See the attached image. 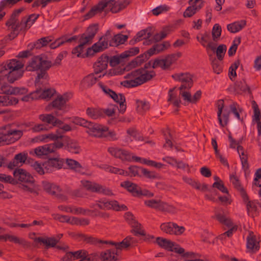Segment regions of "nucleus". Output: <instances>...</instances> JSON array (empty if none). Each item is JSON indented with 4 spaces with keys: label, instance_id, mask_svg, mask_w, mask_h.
I'll return each instance as SVG.
<instances>
[{
    "label": "nucleus",
    "instance_id": "21",
    "mask_svg": "<svg viewBox=\"0 0 261 261\" xmlns=\"http://www.w3.org/2000/svg\"><path fill=\"white\" fill-rule=\"evenodd\" d=\"M13 174L15 179L20 182L28 184L34 182V177L29 172L23 169L17 168L13 171Z\"/></svg>",
    "mask_w": 261,
    "mask_h": 261
},
{
    "label": "nucleus",
    "instance_id": "13",
    "mask_svg": "<svg viewBox=\"0 0 261 261\" xmlns=\"http://www.w3.org/2000/svg\"><path fill=\"white\" fill-rule=\"evenodd\" d=\"M145 204L147 206L155 208L157 210L168 213L175 212V207L160 200L151 199L145 201Z\"/></svg>",
    "mask_w": 261,
    "mask_h": 261
},
{
    "label": "nucleus",
    "instance_id": "23",
    "mask_svg": "<svg viewBox=\"0 0 261 261\" xmlns=\"http://www.w3.org/2000/svg\"><path fill=\"white\" fill-rule=\"evenodd\" d=\"M65 138V149L73 154H79L82 149L77 141L66 136Z\"/></svg>",
    "mask_w": 261,
    "mask_h": 261
},
{
    "label": "nucleus",
    "instance_id": "22",
    "mask_svg": "<svg viewBox=\"0 0 261 261\" xmlns=\"http://www.w3.org/2000/svg\"><path fill=\"white\" fill-rule=\"evenodd\" d=\"M25 88L13 87L7 84H3L0 87V94L7 95H22L27 93Z\"/></svg>",
    "mask_w": 261,
    "mask_h": 261
},
{
    "label": "nucleus",
    "instance_id": "62",
    "mask_svg": "<svg viewBox=\"0 0 261 261\" xmlns=\"http://www.w3.org/2000/svg\"><path fill=\"white\" fill-rule=\"evenodd\" d=\"M241 43V39L240 38H235L233 41V43L228 51V54L229 56H233L236 52L238 45Z\"/></svg>",
    "mask_w": 261,
    "mask_h": 261
},
{
    "label": "nucleus",
    "instance_id": "20",
    "mask_svg": "<svg viewBox=\"0 0 261 261\" xmlns=\"http://www.w3.org/2000/svg\"><path fill=\"white\" fill-rule=\"evenodd\" d=\"M161 230L170 234L180 235L185 230L183 226H179L172 222L164 223L161 225Z\"/></svg>",
    "mask_w": 261,
    "mask_h": 261
},
{
    "label": "nucleus",
    "instance_id": "63",
    "mask_svg": "<svg viewBox=\"0 0 261 261\" xmlns=\"http://www.w3.org/2000/svg\"><path fill=\"white\" fill-rule=\"evenodd\" d=\"M65 162L69 168L74 170H79L81 168L80 164L75 160L70 159H66Z\"/></svg>",
    "mask_w": 261,
    "mask_h": 261
},
{
    "label": "nucleus",
    "instance_id": "64",
    "mask_svg": "<svg viewBox=\"0 0 261 261\" xmlns=\"http://www.w3.org/2000/svg\"><path fill=\"white\" fill-rule=\"evenodd\" d=\"M198 41L203 46H206V44L208 43L210 39V35L207 33L201 34L200 36L197 37Z\"/></svg>",
    "mask_w": 261,
    "mask_h": 261
},
{
    "label": "nucleus",
    "instance_id": "53",
    "mask_svg": "<svg viewBox=\"0 0 261 261\" xmlns=\"http://www.w3.org/2000/svg\"><path fill=\"white\" fill-rule=\"evenodd\" d=\"M84 49L85 47L80 45H79L73 48L72 50V54L75 57L83 58L93 56L92 55H88L87 50L85 54H84L83 52Z\"/></svg>",
    "mask_w": 261,
    "mask_h": 261
},
{
    "label": "nucleus",
    "instance_id": "10",
    "mask_svg": "<svg viewBox=\"0 0 261 261\" xmlns=\"http://www.w3.org/2000/svg\"><path fill=\"white\" fill-rule=\"evenodd\" d=\"M181 56V53L178 52L175 54L169 55L165 58L156 59L154 61L152 64V67L153 68L161 67L163 69H168Z\"/></svg>",
    "mask_w": 261,
    "mask_h": 261
},
{
    "label": "nucleus",
    "instance_id": "54",
    "mask_svg": "<svg viewBox=\"0 0 261 261\" xmlns=\"http://www.w3.org/2000/svg\"><path fill=\"white\" fill-rule=\"evenodd\" d=\"M137 110L138 113L142 114L148 111L150 108V105L148 102L145 100H138L136 101Z\"/></svg>",
    "mask_w": 261,
    "mask_h": 261
},
{
    "label": "nucleus",
    "instance_id": "3",
    "mask_svg": "<svg viewBox=\"0 0 261 261\" xmlns=\"http://www.w3.org/2000/svg\"><path fill=\"white\" fill-rule=\"evenodd\" d=\"M23 10V8H20L15 10L10 19L6 23L8 29L13 32L12 33L13 37L17 36L19 31L29 29L39 16V14H32L28 18H23L21 22L19 23L17 22V18Z\"/></svg>",
    "mask_w": 261,
    "mask_h": 261
},
{
    "label": "nucleus",
    "instance_id": "12",
    "mask_svg": "<svg viewBox=\"0 0 261 261\" xmlns=\"http://www.w3.org/2000/svg\"><path fill=\"white\" fill-rule=\"evenodd\" d=\"M109 153L114 157L120 159L122 161L131 162L134 161L135 155L125 149L116 146H111L108 148Z\"/></svg>",
    "mask_w": 261,
    "mask_h": 261
},
{
    "label": "nucleus",
    "instance_id": "33",
    "mask_svg": "<svg viewBox=\"0 0 261 261\" xmlns=\"http://www.w3.org/2000/svg\"><path fill=\"white\" fill-rule=\"evenodd\" d=\"M230 180L234 187L239 191L244 201L247 200L248 196L243 188L242 187L238 178L235 175H230Z\"/></svg>",
    "mask_w": 261,
    "mask_h": 261
},
{
    "label": "nucleus",
    "instance_id": "40",
    "mask_svg": "<svg viewBox=\"0 0 261 261\" xmlns=\"http://www.w3.org/2000/svg\"><path fill=\"white\" fill-rule=\"evenodd\" d=\"M246 21L242 20L229 24L227 26V30L232 33H236L241 31L246 25Z\"/></svg>",
    "mask_w": 261,
    "mask_h": 261
},
{
    "label": "nucleus",
    "instance_id": "17",
    "mask_svg": "<svg viewBox=\"0 0 261 261\" xmlns=\"http://www.w3.org/2000/svg\"><path fill=\"white\" fill-rule=\"evenodd\" d=\"M107 127L97 123L90 122L86 132L91 136L103 138L107 133Z\"/></svg>",
    "mask_w": 261,
    "mask_h": 261
},
{
    "label": "nucleus",
    "instance_id": "60",
    "mask_svg": "<svg viewBox=\"0 0 261 261\" xmlns=\"http://www.w3.org/2000/svg\"><path fill=\"white\" fill-rule=\"evenodd\" d=\"M131 225L133 228L132 231L135 235H145L144 231L141 228L140 224L138 223L137 221H134V223H132Z\"/></svg>",
    "mask_w": 261,
    "mask_h": 261
},
{
    "label": "nucleus",
    "instance_id": "55",
    "mask_svg": "<svg viewBox=\"0 0 261 261\" xmlns=\"http://www.w3.org/2000/svg\"><path fill=\"white\" fill-rule=\"evenodd\" d=\"M50 37H43L38 40L34 44V47L36 48H40L42 47L46 46L51 41Z\"/></svg>",
    "mask_w": 261,
    "mask_h": 261
},
{
    "label": "nucleus",
    "instance_id": "1",
    "mask_svg": "<svg viewBox=\"0 0 261 261\" xmlns=\"http://www.w3.org/2000/svg\"><path fill=\"white\" fill-rule=\"evenodd\" d=\"M52 66L51 62L43 56H36L28 62L26 69L30 71L40 70L35 79V86L40 87L43 82L48 81L49 76L46 71Z\"/></svg>",
    "mask_w": 261,
    "mask_h": 261
},
{
    "label": "nucleus",
    "instance_id": "7",
    "mask_svg": "<svg viewBox=\"0 0 261 261\" xmlns=\"http://www.w3.org/2000/svg\"><path fill=\"white\" fill-rule=\"evenodd\" d=\"M111 32L110 30H108L97 42L87 48V55L94 56L96 53L103 51L109 46H113V42L111 41Z\"/></svg>",
    "mask_w": 261,
    "mask_h": 261
},
{
    "label": "nucleus",
    "instance_id": "32",
    "mask_svg": "<svg viewBox=\"0 0 261 261\" xmlns=\"http://www.w3.org/2000/svg\"><path fill=\"white\" fill-rule=\"evenodd\" d=\"M63 138V136H60L59 134H55L54 133H50L39 135L36 138V139L37 141L47 142L50 141H57L59 139H62Z\"/></svg>",
    "mask_w": 261,
    "mask_h": 261
},
{
    "label": "nucleus",
    "instance_id": "6",
    "mask_svg": "<svg viewBox=\"0 0 261 261\" xmlns=\"http://www.w3.org/2000/svg\"><path fill=\"white\" fill-rule=\"evenodd\" d=\"M154 75V72L153 71H149L144 69H139L127 74L125 77L127 79V86L134 87L150 80Z\"/></svg>",
    "mask_w": 261,
    "mask_h": 261
},
{
    "label": "nucleus",
    "instance_id": "36",
    "mask_svg": "<svg viewBox=\"0 0 261 261\" xmlns=\"http://www.w3.org/2000/svg\"><path fill=\"white\" fill-rule=\"evenodd\" d=\"M43 189L48 194L56 195L60 192V187L57 185L46 181L42 182Z\"/></svg>",
    "mask_w": 261,
    "mask_h": 261
},
{
    "label": "nucleus",
    "instance_id": "50",
    "mask_svg": "<svg viewBox=\"0 0 261 261\" xmlns=\"http://www.w3.org/2000/svg\"><path fill=\"white\" fill-rule=\"evenodd\" d=\"M172 32L171 28L170 27H164L162 30L159 33H156L153 36V40L155 42L160 41L164 39L166 36Z\"/></svg>",
    "mask_w": 261,
    "mask_h": 261
},
{
    "label": "nucleus",
    "instance_id": "37",
    "mask_svg": "<svg viewBox=\"0 0 261 261\" xmlns=\"http://www.w3.org/2000/svg\"><path fill=\"white\" fill-rule=\"evenodd\" d=\"M134 158V161L136 162H139L149 166L153 167L157 169H161L164 166V165L161 163L156 162L154 161L150 160L145 158H142L136 156H135V157Z\"/></svg>",
    "mask_w": 261,
    "mask_h": 261
},
{
    "label": "nucleus",
    "instance_id": "26",
    "mask_svg": "<svg viewBox=\"0 0 261 261\" xmlns=\"http://www.w3.org/2000/svg\"><path fill=\"white\" fill-rule=\"evenodd\" d=\"M99 85L102 92L106 95L112 98L115 102L117 103L125 102V98L123 94H116L114 91L102 84H99Z\"/></svg>",
    "mask_w": 261,
    "mask_h": 261
},
{
    "label": "nucleus",
    "instance_id": "45",
    "mask_svg": "<svg viewBox=\"0 0 261 261\" xmlns=\"http://www.w3.org/2000/svg\"><path fill=\"white\" fill-rule=\"evenodd\" d=\"M183 180L189 185L192 186L193 188L202 191H204L207 190V186L206 185H201L199 182L195 181L192 178H189L186 176L183 177Z\"/></svg>",
    "mask_w": 261,
    "mask_h": 261
},
{
    "label": "nucleus",
    "instance_id": "38",
    "mask_svg": "<svg viewBox=\"0 0 261 261\" xmlns=\"http://www.w3.org/2000/svg\"><path fill=\"white\" fill-rule=\"evenodd\" d=\"M97 81V77L93 74L85 76L81 82V87L83 89H87L94 85Z\"/></svg>",
    "mask_w": 261,
    "mask_h": 261
},
{
    "label": "nucleus",
    "instance_id": "41",
    "mask_svg": "<svg viewBox=\"0 0 261 261\" xmlns=\"http://www.w3.org/2000/svg\"><path fill=\"white\" fill-rule=\"evenodd\" d=\"M246 202V207L249 216L254 217L258 212V204L255 201H244Z\"/></svg>",
    "mask_w": 261,
    "mask_h": 261
},
{
    "label": "nucleus",
    "instance_id": "31",
    "mask_svg": "<svg viewBox=\"0 0 261 261\" xmlns=\"http://www.w3.org/2000/svg\"><path fill=\"white\" fill-rule=\"evenodd\" d=\"M120 185L122 187L131 193L134 196H139V194L141 193V188L137 184L130 181H123L121 183Z\"/></svg>",
    "mask_w": 261,
    "mask_h": 261
},
{
    "label": "nucleus",
    "instance_id": "29",
    "mask_svg": "<svg viewBox=\"0 0 261 261\" xmlns=\"http://www.w3.org/2000/svg\"><path fill=\"white\" fill-rule=\"evenodd\" d=\"M79 238L81 241H84L87 243L99 245V246H101L104 244L112 243L110 241L101 240L92 236H88L84 234H79Z\"/></svg>",
    "mask_w": 261,
    "mask_h": 261
},
{
    "label": "nucleus",
    "instance_id": "51",
    "mask_svg": "<svg viewBox=\"0 0 261 261\" xmlns=\"http://www.w3.org/2000/svg\"><path fill=\"white\" fill-rule=\"evenodd\" d=\"M172 32L171 28L170 27H164L162 30L159 33H156L153 36V40L155 42L160 41L164 39L166 36Z\"/></svg>",
    "mask_w": 261,
    "mask_h": 261
},
{
    "label": "nucleus",
    "instance_id": "18",
    "mask_svg": "<svg viewBox=\"0 0 261 261\" xmlns=\"http://www.w3.org/2000/svg\"><path fill=\"white\" fill-rule=\"evenodd\" d=\"M217 106L218 107V118L219 124L222 127L226 125L229 121V116L230 111L226 109H224V104L223 100H219L217 101Z\"/></svg>",
    "mask_w": 261,
    "mask_h": 261
},
{
    "label": "nucleus",
    "instance_id": "9",
    "mask_svg": "<svg viewBox=\"0 0 261 261\" xmlns=\"http://www.w3.org/2000/svg\"><path fill=\"white\" fill-rule=\"evenodd\" d=\"M170 46V44L168 41L164 42L161 44H156L148 49L144 55L138 57L135 60V62L137 63H141L148 59L150 56L159 54L167 49Z\"/></svg>",
    "mask_w": 261,
    "mask_h": 261
},
{
    "label": "nucleus",
    "instance_id": "2",
    "mask_svg": "<svg viewBox=\"0 0 261 261\" xmlns=\"http://www.w3.org/2000/svg\"><path fill=\"white\" fill-rule=\"evenodd\" d=\"M172 77L177 81L181 82L179 88V95L181 96L185 103H195L200 98L201 92L199 90L192 96L189 92L193 86L192 76L188 73H176L172 75Z\"/></svg>",
    "mask_w": 261,
    "mask_h": 261
},
{
    "label": "nucleus",
    "instance_id": "24",
    "mask_svg": "<svg viewBox=\"0 0 261 261\" xmlns=\"http://www.w3.org/2000/svg\"><path fill=\"white\" fill-rule=\"evenodd\" d=\"M72 95L70 93H66L63 95L58 96L51 103L53 107L59 110L65 112L66 108V102L71 97Z\"/></svg>",
    "mask_w": 261,
    "mask_h": 261
},
{
    "label": "nucleus",
    "instance_id": "52",
    "mask_svg": "<svg viewBox=\"0 0 261 261\" xmlns=\"http://www.w3.org/2000/svg\"><path fill=\"white\" fill-rule=\"evenodd\" d=\"M168 101L172 103L174 106L178 107L180 103V100L177 96V94L174 92L173 89H170L168 92Z\"/></svg>",
    "mask_w": 261,
    "mask_h": 261
},
{
    "label": "nucleus",
    "instance_id": "58",
    "mask_svg": "<svg viewBox=\"0 0 261 261\" xmlns=\"http://www.w3.org/2000/svg\"><path fill=\"white\" fill-rule=\"evenodd\" d=\"M1 238L4 239L5 241L9 240V241L16 244H23L24 242L23 240L20 239L16 236L10 234L2 236H1Z\"/></svg>",
    "mask_w": 261,
    "mask_h": 261
},
{
    "label": "nucleus",
    "instance_id": "59",
    "mask_svg": "<svg viewBox=\"0 0 261 261\" xmlns=\"http://www.w3.org/2000/svg\"><path fill=\"white\" fill-rule=\"evenodd\" d=\"M105 170L109 172L110 173L117 174L119 175H126L127 173L125 172V171L123 170V169H119L118 168H116L114 167L106 165L105 167Z\"/></svg>",
    "mask_w": 261,
    "mask_h": 261
},
{
    "label": "nucleus",
    "instance_id": "8",
    "mask_svg": "<svg viewBox=\"0 0 261 261\" xmlns=\"http://www.w3.org/2000/svg\"><path fill=\"white\" fill-rule=\"evenodd\" d=\"M47 82L46 83L43 82L39 87H36V90L34 92L31 93L29 95L23 96L22 98V100L28 101L30 100L37 99L38 98H50L54 94L55 90L54 89H47L44 90L42 89V87L45 85Z\"/></svg>",
    "mask_w": 261,
    "mask_h": 261
},
{
    "label": "nucleus",
    "instance_id": "19",
    "mask_svg": "<svg viewBox=\"0 0 261 261\" xmlns=\"http://www.w3.org/2000/svg\"><path fill=\"white\" fill-rule=\"evenodd\" d=\"M81 183L83 187L90 191L102 193L107 195H112V192L110 189L99 184L92 183L88 180H82Z\"/></svg>",
    "mask_w": 261,
    "mask_h": 261
},
{
    "label": "nucleus",
    "instance_id": "42",
    "mask_svg": "<svg viewBox=\"0 0 261 261\" xmlns=\"http://www.w3.org/2000/svg\"><path fill=\"white\" fill-rule=\"evenodd\" d=\"M34 240L35 242L42 243L45 244L47 247H55L58 242V240L54 238H43L39 237L34 238Z\"/></svg>",
    "mask_w": 261,
    "mask_h": 261
},
{
    "label": "nucleus",
    "instance_id": "27",
    "mask_svg": "<svg viewBox=\"0 0 261 261\" xmlns=\"http://www.w3.org/2000/svg\"><path fill=\"white\" fill-rule=\"evenodd\" d=\"M65 163L63 159L60 158H51L43 164L44 167L47 170L51 171L53 169L62 168Z\"/></svg>",
    "mask_w": 261,
    "mask_h": 261
},
{
    "label": "nucleus",
    "instance_id": "57",
    "mask_svg": "<svg viewBox=\"0 0 261 261\" xmlns=\"http://www.w3.org/2000/svg\"><path fill=\"white\" fill-rule=\"evenodd\" d=\"M112 39L114 42L112 41L113 44V46H117L120 44L124 43L127 39V36L121 34H118L114 36Z\"/></svg>",
    "mask_w": 261,
    "mask_h": 261
},
{
    "label": "nucleus",
    "instance_id": "5",
    "mask_svg": "<svg viewBox=\"0 0 261 261\" xmlns=\"http://www.w3.org/2000/svg\"><path fill=\"white\" fill-rule=\"evenodd\" d=\"M111 245L116 246L115 249H109L105 251L101 252L99 255L98 253L97 258L99 257L101 261H116L118 258V254L120 250L123 249H126L131 245H134L137 243V240L136 238L131 237H127L121 242L119 243H115L112 242Z\"/></svg>",
    "mask_w": 261,
    "mask_h": 261
},
{
    "label": "nucleus",
    "instance_id": "14",
    "mask_svg": "<svg viewBox=\"0 0 261 261\" xmlns=\"http://www.w3.org/2000/svg\"><path fill=\"white\" fill-rule=\"evenodd\" d=\"M216 219L222 224L226 225L230 229L221 234L219 238L220 239H224L226 237H230L231 236L233 232H234L237 228L236 226H233L231 220L227 218L223 213H217L216 214Z\"/></svg>",
    "mask_w": 261,
    "mask_h": 261
},
{
    "label": "nucleus",
    "instance_id": "47",
    "mask_svg": "<svg viewBox=\"0 0 261 261\" xmlns=\"http://www.w3.org/2000/svg\"><path fill=\"white\" fill-rule=\"evenodd\" d=\"M127 141L129 140L130 141H132L131 138H133L134 139L138 141H142L143 137L139 134V133L136 130L135 128L131 127L128 128L127 130Z\"/></svg>",
    "mask_w": 261,
    "mask_h": 261
},
{
    "label": "nucleus",
    "instance_id": "49",
    "mask_svg": "<svg viewBox=\"0 0 261 261\" xmlns=\"http://www.w3.org/2000/svg\"><path fill=\"white\" fill-rule=\"evenodd\" d=\"M230 112L233 113L235 117L239 120H241V115L243 114V109L236 102H233L229 105Z\"/></svg>",
    "mask_w": 261,
    "mask_h": 261
},
{
    "label": "nucleus",
    "instance_id": "11",
    "mask_svg": "<svg viewBox=\"0 0 261 261\" xmlns=\"http://www.w3.org/2000/svg\"><path fill=\"white\" fill-rule=\"evenodd\" d=\"M22 135L19 130L11 129L5 134L0 133V146L10 144L18 140Z\"/></svg>",
    "mask_w": 261,
    "mask_h": 261
},
{
    "label": "nucleus",
    "instance_id": "28",
    "mask_svg": "<svg viewBox=\"0 0 261 261\" xmlns=\"http://www.w3.org/2000/svg\"><path fill=\"white\" fill-rule=\"evenodd\" d=\"M109 58L107 56L102 55L98 58L97 61L94 64V68L95 74L101 72L106 69L108 66Z\"/></svg>",
    "mask_w": 261,
    "mask_h": 261
},
{
    "label": "nucleus",
    "instance_id": "61",
    "mask_svg": "<svg viewBox=\"0 0 261 261\" xmlns=\"http://www.w3.org/2000/svg\"><path fill=\"white\" fill-rule=\"evenodd\" d=\"M78 38L77 36L75 35L71 37H69L68 35H64L59 38L58 39L59 43L58 44L62 45L65 43L71 42L72 41L77 40Z\"/></svg>",
    "mask_w": 261,
    "mask_h": 261
},
{
    "label": "nucleus",
    "instance_id": "16",
    "mask_svg": "<svg viewBox=\"0 0 261 261\" xmlns=\"http://www.w3.org/2000/svg\"><path fill=\"white\" fill-rule=\"evenodd\" d=\"M95 205L97 206L100 209L110 210L115 211H125L127 207L124 204L120 205L117 201H109L106 199H101L97 202Z\"/></svg>",
    "mask_w": 261,
    "mask_h": 261
},
{
    "label": "nucleus",
    "instance_id": "35",
    "mask_svg": "<svg viewBox=\"0 0 261 261\" xmlns=\"http://www.w3.org/2000/svg\"><path fill=\"white\" fill-rule=\"evenodd\" d=\"M39 119L44 122L51 124L53 126L63 124V122L56 118L51 114H42L39 116Z\"/></svg>",
    "mask_w": 261,
    "mask_h": 261
},
{
    "label": "nucleus",
    "instance_id": "39",
    "mask_svg": "<svg viewBox=\"0 0 261 261\" xmlns=\"http://www.w3.org/2000/svg\"><path fill=\"white\" fill-rule=\"evenodd\" d=\"M34 154L39 158L51 153L49 144L38 146L34 149Z\"/></svg>",
    "mask_w": 261,
    "mask_h": 261
},
{
    "label": "nucleus",
    "instance_id": "15",
    "mask_svg": "<svg viewBox=\"0 0 261 261\" xmlns=\"http://www.w3.org/2000/svg\"><path fill=\"white\" fill-rule=\"evenodd\" d=\"M156 243L160 247L171 251H174L180 254L184 252V249L180 247L178 245L166 239L158 237L156 239Z\"/></svg>",
    "mask_w": 261,
    "mask_h": 261
},
{
    "label": "nucleus",
    "instance_id": "4",
    "mask_svg": "<svg viewBox=\"0 0 261 261\" xmlns=\"http://www.w3.org/2000/svg\"><path fill=\"white\" fill-rule=\"evenodd\" d=\"M130 2L131 0H119L117 2L114 0H102L86 14L85 19H89L102 11L117 13L127 6Z\"/></svg>",
    "mask_w": 261,
    "mask_h": 261
},
{
    "label": "nucleus",
    "instance_id": "25",
    "mask_svg": "<svg viewBox=\"0 0 261 261\" xmlns=\"http://www.w3.org/2000/svg\"><path fill=\"white\" fill-rule=\"evenodd\" d=\"M246 246L248 252L255 253L260 248L259 238L256 236L250 233L247 238Z\"/></svg>",
    "mask_w": 261,
    "mask_h": 261
},
{
    "label": "nucleus",
    "instance_id": "34",
    "mask_svg": "<svg viewBox=\"0 0 261 261\" xmlns=\"http://www.w3.org/2000/svg\"><path fill=\"white\" fill-rule=\"evenodd\" d=\"M28 157V154L25 152H21L15 155L13 162L9 164V168H13L15 166H18L25 163Z\"/></svg>",
    "mask_w": 261,
    "mask_h": 261
},
{
    "label": "nucleus",
    "instance_id": "44",
    "mask_svg": "<svg viewBox=\"0 0 261 261\" xmlns=\"http://www.w3.org/2000/svg\"><path fill=\"white\" fill-rule=\"evenodd\" d=\"M86 113L92 119H96L103 115V112L99 108H88L87 109Z\"/></svg>",
    "mask_w": 261,
    "mask_h": 261
},
{
    "label": "nucleus",
    "instance_id": "56",
    "mask_svg": "<svg viewBox=\"0 0 261 261\" xmlns=\"http://www.w3.org/2000/svg\"><path fill=\"white\" fill-rule=\"evenodd\" d=\"M139 52V48L137 47H135L130 48L129 49L125 51L120 55V57L124 59L128 57L135 56L138 54Z\"/></svg>",
    "mask_w": 261,
    "mask_h": 261
},
{
    "label": "nucleus",
    "instance_id": "43",
    "mask_svg": "<svg viewBox=\"0 0 261 261\" xmlns=\"http://www.w3.org/2000/svg\"><path fill=\"white\" fill-rule=\"evenodd\" d=\"M150 36V33L147 30H142L137 33L135 41H140L142 39H145L143 42V44L149 45L151 43V40H146V39L149 38Z\"/></svg>",
    "mask_w": 261,
    "mask_h": 261
},
{
    "label": "nucleus",
    "instance_id": "30",
    "mask_svg": "<svg viewBox=\"0 0 261 261\" xmlns=\"http://www.w3.org/2000/svg\"><path fill=\"white\" fill-rule=\"evenodd\" d=\"M253 108V115L252 116V122L254 124H256L258 137H260L261 136V114L256 104H254Z\"/></svg>",
    "mask_w": 261,
    "mask_h": 261
},
{
    "label": "nucleus",
    "instance_id": "48",
    "mask_svg": "<svg viewBox=\"0 0 261 261\" xmlns=\"http://www.w3.org/2000/svg\"><path fill=\"white\" fill-rule=\"evenodd\" d=\"M8 70L15 71L16 70H22L23 64L19 61L16 59H12L7 63Z\"/></svg>",
    "mask_w": 261,
    "mask_h": 261
},
{
    "label": "nucleus",
    "instance_id": "46",
    "mask_svg": "<svg viewBox=\"0 0 261 261\" xmlns=\"http://www.w3.org/2000/svg\"><path fill=\"white\" fill-rule=\"evenodd\" d=\"M22 70H16L9 71L7 74L8 81L10 83H14L15 81L20 79L23 75Z\"/></svg>",
    "mask_w": 261,
    "mask_h": 261
}]
</instances>
